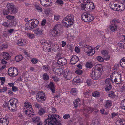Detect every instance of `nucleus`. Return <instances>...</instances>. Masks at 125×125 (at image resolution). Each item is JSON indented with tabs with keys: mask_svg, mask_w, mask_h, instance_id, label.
Here are the masks:
<instances>
[{
	"mask_svg": "<svg viewBox=\"0 0 125 125\" xmlns=\"http://www.w3.org/2000/svg\"><path fill=\"white\" fill-rule=\"evenodd\" d=\"M38 61V60L37 58H33L31 61V62L33 64H36L37 63Z\"/></svg>",
	"mask_w": 125,
	"mask_h": 125,
	"instance_id": "nucleus-48",
	"label": "nucleus"
},
{
	"mask_svg": "<svg viewBox=\"0 0 125 125\" xmlns=\"http://www.w3.org/2000/svg\"><path fill=\"white\" fill-rule=\"evenodd\" d=\"M108 96L111 98H114L115 97L116 95L114 92L111 91L108 94Z\"/></svg>",
	"mask_w": 125,
	"mask_h": 125,
	"instance_id": "nucleus-46",
	"label": "nucleus"
},
{
	"mask_svg": "<svg viewBox=\"0 0 125 125\" xmlns=\"http://www.w3.org/2000/svg\"><path fill=\"white\" fill-rule=\"evenodd\" d=\"M90 92H87L83 94V95L86 97L88 98L89 97V95H90Z\"/></svg>",
	"mask_w": 125,
	"mask_h": 125,
	"instance_id": "nucleus-55",
	"label": "nucleus"
},
{
	"mask_svg": "<svg viewBox=\"0 0 125 125\" xmlns=\"http://www.w3.org/2000/svg\"><path fill=\"white\" fill-rule=\"evenodd\" d=\"M82 4L81 5V9L82 10H87V7L86 4V3H85V2H84L83 3H81Z\"/></svg>",
	"mask_w": 125,
	"mask_h": 125,
	"instance_id": "nucleus-34",
	"label": "nucleus"
},
{
	"mask_svg": "<svg viewBox=\"0 0 125 125\" xmlns=\"http://www.w3.org/2000/svg\"><path fill=\"white\" fill-rule=\"evenodd\" d=\"M40 120V118L38 117H33L32 118V121L34 122H36L39 121Z\"/></svg>",
	"mask_w": 125,
	"mask_h": 125,
	"instance_id": "nucleus-41",
	"label": "nucleus"
},
{
	"mask_svg": "<svg viewBox=\"0 0 125 125\" xmlns=\"http://www.w3.org/2000/svg\"><path fill=\"white\" fill-rule=\"evenodd\" d=\"M1 55L5 59H9L10 58V56L9 55L8 53L3 52L2 53Z\"/></svg>",
	"mask_w": 125,
	"mask_h": 125,
	"instance_id": "nucleus-30",
	"label": "nucleus"
},
{
	"mask_svg": "<svg viewBox=\"0 0 125 125\" xmlns=\"http://www.w3.org/2000/svg\"><path fill=\"white\" fill-rule=\"evenodd\" d=\"M61 48L58 45H55L54 47V51L57 52L59 51L60 50Z\"/></svg>",
	"mask_w": 125,
	"mask_h": 125,
	"instance_id": "nucleus-39",
	"label": "nucleus"
},
{
	"mask_svg": "<svg viewBox=\"0 0 125 125\" xmlns=\"http://www.w3.org/2000/svg\"><path fill=\"white\" fill-rule=\"evenodd\" d=\"M74 106L75 107H77L78 105L80 104V101L79 99H76L74 102Z\"/></svg>",
	"mask_w": 125,
	"mask_h": 125,
	"instance_id": "nucleus-36",
	"label": "nucleus"
},
{
	"mask_svg": "<svg viewBox=\"0 0 125 125\" xmlns=\"http://www.w3.org/2000/svg\"><path fill=\"white\" fill-rule=\"evenodd\" d=\"M93 48L86 45L85 46L84 51L89 56L93 55L95 53V51H93Z\"/></svg>",
	"mask_w": 125,
	"mask_h": 125,
	"instance_id": "nucleus-13",
	"label": "nucleus"
},
{
	"mask_svg": "<svg viewBox=\"0 0 125 125\" xmlns=\"http://www.w3.org/2000/svg\"><path fill=\"white\" fill-rule=\"evenodd\" d=\"M61 119V117L56 114H50L48 115V118L44 121L45 125H57Z\"/></svg>",
	"mask_w": 125,
	"mask_h": 125,
	"instance_id": "nucleus-1",
	"label": "nucleus"
},
{
	"mask_svg": "<svg viewBox=\"0 0 125 125\" xmlns=\"http://www.w3.org/2000/svg\"><path fill=\"white\" fill-rule=\"evenodd\" d=\"M102 68L101 64H98L95 65L94 68H93L91 75L93 79L97 80L100 77L103 70Z\"/></svg>",
	"mask_w": 125,
	"mask_h": 125,
	"instance_id": "nucleus-3",
	"label": "nucleus"
},
{
	"mask_svg": "<svg viewBox=\"0 0 125 125\" xmlns=\"http://www.w3.org/2000/svg\"><path fill=\"white\" fill-rule=\"evenodd\" d=\"M24 109L26 115L29 117H32L34 115L33 109L30 102H26L25 103Z\"/></svg>",
	"mask_w": 125,
	"mask_h": 125,
	"instance_id": "nucleus-5",
	"label": "nucleus"
},
{
	"mask_svg": "<svg viewBox=\"0 0 125 125\" xmlns=\"http://www.w3.org/2000/svg\"><path fill=\"white\" fill-rule=\"evenodd\" d=\"M16 43L18 45L20 46L24 45L26 43V40L22 39H20L18 40Z\"/></svg>",
	"mask_w": 125,
	"mask_h": 125,
	"instance_id": "nucleus-23",
	"label": "nucleus"
},
{
	"mask_svg": "<svg viewBox=\"0 0 125 125\" xmlns=\"http://www.w3.org/2000/svg\"><path fill=\"white\" fill-rule=\"evenodd\" d=\"M112 87L111 84H109V85H106L105 88V90L106 91H108L110 90Z\"/></svg>",
	"mask_w": 125,
	"mask_h": 125,
	"instance_id": "nucleus-45",
	"label": "nucleus"
},
{
	"mask_svg": "<svg viewBox=\"0 0 125 125\" xmlns=\"http://www.w3.org/2000/svg\"><path fill=\"white\" fill-rule=\"evenodd\" d=\"M23 57L21 55H19L15 57V60L17 62H18L22 59Z\"/></svg>",
	"mask_w": 125,
	"mask_h": 125,
	"instance_id": "nucleus-37",
	"label": "nucleus"
},
{
	"mask_svg": "<svg viewBox=\"0 0 125 125\" xmlns=\"http://www.w3.org/2000/svg\"><path fill=\"white\" fill-rule=\"evenodd\" d=\"M48 87L50 88L52 92L53 93H55V86L54 84L52 82H50V83L48 85Z\"/></svg>",
	"mask_w": 125,
	"mask_h": 125,
	"instance_id": "nucleus-28",
	"label": "nucleus"
},
{
	"mask_svg": "<svg viewBox=\"0 0 125 125\" xmlns=\"http://www.w3.org/2000/svg\"><path fill=\"white\" fill-rule=\"evenodd\" d=\"M118 28L117 25L115 23L111 24L109 26V29L113 32L116 31Z\"/></svg>",
	"mask_w": 125,
	"mask_h": 125,
	"instance_id": "nucleus-22",
	"label": "nucleus"
},
{
	"mask_svg": "<svg viewBox=\"0 0 125 125\" xmlns=\"http://www.w3.org/2000/svg\"><path fill=\"white\" fill-rule=\"evenodd\" d=\"M63 76L66 79L70 80L72 78V74L68 70L67 71L64 72Z\"/></svg>",
	"mask_w": 125,
	"mask_h": 125,
	"instance_id": "nucleus-24",
	"label": "nucleus"
},
{
	"mask_svg": "<svg viewBox=\"0 0 125 125\" xmlns=\"http://www.w3.org/2000/svg\"><path fill=\"white\" fill-rule=\"evenodd\" d=\"M60 29L59 25H55L54 27L50 31V35L51 36L54 37H57L59 34Z\"/></svg>",
	"mask_w": 125,
	"mask_h": 125,
	"instance_id": "nucleus-11",
	"label": "nucleus"
},
{
	"mask_svg": "<svg viewBox=\"0 0 125 125\" xmlns=\"http://www.w3.org/2000/svg\"><path fill=\"white\" fill-rule=\"evenodd\" d=\"M0 80L1 81V84L2 85H3L5 81V78L4 77H0Z\"/></svg>",
	"mask_w": 125,
	"mask_h": 125,
	"instance_id": "nucleus-61",
	"label": "nucleus"
},
{
	"mask_svg": "<svg viewBox=\"0 0 125 125\" xmlns=\"http://www.w3.org/2000/svg\"><path fill=\"white\" fill-rule=\"evenodd\" d=\"M79 59L78 57L75 55L72 56L70 61V64H74L76 63L79 61Z\"/></svg>",
	"mask_w": 125,
	"mask_h": 125,
	"instance_id": "nucleus-20",
	"label": "nucleus"
},
{
	"mask_svg": "<svg viewBox=\"0 0 125 125\" xmlns=\"http://www.w3.org/2000/svg\"><path fill=\"white\" fill-rule=\"evenodd\" d=\"M45 110L42 107L38 110V115L41 116L45 114Z\"/></svg>",
	"mask_w": 125,
	"mask_h": 125,
	"instance_id": "nucleus-29",
	"label": "nucleus"
},
{
	"mask_svg": "<svg viewBox=\"0 0 125 125\" xmlns=\"http://www.w3.org/2000/svg\"><path fill=\"white\" fill-rule=\"evenodd\" d=\"M78 91L76 89L73 88L71 89V93L73 95H76L78 94Z\"/></svg>",
	"mask_w": 125,
	"mask_h": 125,
	"instance_id": "nucleus-35",
	"label": "nucleus"
},
{
	"mask_svg": "<svg viewBox=\"0 0 125 125\" xmlns=\"http://www.w3.org/2000/svg\"><path fill=\"white\" fill-rule=\"evenodd\" d=\"M101 53L103 55L104 57V56L108 54V52L106 50H103L101 52Z\"/></svg>",
	"mask_w": 125,
	"mask_h": 125,
	"instance_id": "nucleus-49",
	"label": "nucleus"
},
{
	"mask_svg": "<svg viewBox=\"0 0 125 125\" xmlns=\"http://www.w3.org/2000/svg\"><path fill=\"white\" fill-rule=\"evenodd\" d=\"M104 110L103 109H101L100 110V112L102 114L107 115L108 114L107 112H104Z\"/></svg>",
	"mask_w": 125,
	"mask_h": 125,
	"instance_id": "nucleus-64",
	"label": "nucleus"
},
{
	"mask_svg": "<svg viewBox=\"0 0 125 125\" xmlns=\"http://www.w3.org/2000/svg\"><path fill=\"white\" fill-rule=\"evenodd\" d=\"M93 66L92 63L90 62H87L86 64V67L88 68H92Z\"/></svg>",
	"mask_w": 125,
	"mask_h": 125,
	"instance_id": "nucleus-40",
	"label": "nucleus"
},
{
	"mask_svg": "<svg viewBox=\"0 0 125 125\" xmlns=\"http://www.w3.org/2000/svg\"><path fill=\"white\" fill-rule=\"evenodd\" d=\"M70 115L68 114H65L63 116V118L65 119L69 118L70 117Z\"/></svg>",
	"mask_w": 125,
	"mask_h": 125,
	"instance_id": "nucleus-60",
	"label": "nucleus"
},
{
	"mask_svg": "<svg viewBox=\"0 0 125 125\" xmlns=\"http://www.w3.org/2000/svg\"><path fill=\"white\" fill-rule=\"evenodd\" d=\"M109 7L112 9L114 10L120 11L123 10L125 8L123 4L120 3L119 4H116L114 1H112L110 2Z\"/></svg>",
	"mask_w": 125,
	"mask_h": 125,
	"instance_id": "nucleus-6",
	"label": "nucleus"
},
{
	"mask_svg": "<svg viewBox=\"0 0 125 125\" xmlns=\"http://www.w3.org/2000/svg\"><path fill=\"white\" fill-rule=\"evenodd\" d=\"M43 77L44 79L45 80H48L49 78L48 76L46 73H45L43 74Z\"/></svg>",
	"mask_w": 125,
	"mask_h": 125,
	"instance_id": "nucleus-62",
	"label": "nucleus"
},
{
	"mask_svg": "<svg viewBox=\"0 0 125 125\" xmlns=\"http://www.w3.org/2000/svg\"><path fill=\"white\" fill-rule=\"evenodd\" d=\"M8 47V45L7 44H3L1 46H0V50H1L2 49L7 48Z\"/></svg>",
	"mask_w": 125,
	"mask_h": 125,
	"instance_id": "nucleus-53",
	"label": "nucleus"
},
{
	"mask_svg": "<svg viewBox=\"0 0 125 125\" xmlns=\"http://www.w3.org/2000/svg\"><path fill=\"white\" fill-rule=\"evenodd\" d=\"M121 37L124 39L121 41L119 44V45L121 48H125V33L121 34Z\"/></svg>",
	"mask_w": 125,
	"mask_h": 125,
	"instance_id": "nucleus-19",
	"label": "nucleus"
},
{
	"mask_svg": "<svg viewBox=\"0 0 125 125\" xmlns=\"http://www.w3.org/2000/svg\"><path fill=\"white\" fill-rule=\"evenodd\" d=\"M49 68V67L48 65H44L43 66V69L46 71H48Z\"/></svg>",
	"mask_w": 125,
	"mask_h": 125,
	"instance_id": "nucleus-56",
	"label": "nucleus"
},
{
	"mask_svg": "<svg viewBox=\"0 0 125 125\" xmlns=\"http://www.w3.org/2000/svg\"><path fill=\"white\" fill-rule=\"evenodd\" d=\"M14 30L13 29H10L8 30L7 31V34L9 35H11L14 31Z\"/></svg>",
	"mask_w": 125,
	"mask_h": 125,
	"instance_id": "nucleus-52",
	"label": "nucleus"
},
{
	"mask_svg": "<svg viewBox=\"0 0 125 125\" xmlns=\"http://www.w3.org/2000/svg\"><path fill=\"white\" fill-rule=\"evenodd\" d=\"M111 22L112 23H119L120 22V21L118 19L114 18L111 20Z\"/></svg>",
	"mask_w": 125,
	"mask_h": 125,
	"instance_id": "nucleus-50",
	"label": "nucleus"
},
{
	"mask_svg": "<svg viewBox=\"0 0 125 125\" xmlns=\"http://www.w3.org/2000/svg\"><path fill=\"white\" fill-rule=\"evenodd\" d=\"M40 41L41 44L44 46L43 47V49L46 52L51 51V46L50 43L46 40L43 39L41 40Z\"/></svg>",
	"mask_w": 125,
	"mask_h": 125,
	"instance_id": "nucleus-8",
	"label": "nucleus"
},
{
	"mask_svg": "<svg viewBox=\"0 0 125 125\" xmlns=\"http://www.w3.org/2000/svg\"><path fill=\"white\" fill-rule=\"evenodd\" d=\"M6 18L9 20H14L15 17L14 16H11L10 15H7L6 16Z\"/></svg>",
	"mask_w": 125,
	"mask_h": 125,
	"instance_id": "nucleus-57",
	"label": "nucleus"
},
{
	"mask_svg": "<svg viewBox=\"0 0 125 125\" xmlns=\"http://www.w3.org/2000/svg\"><path fill=\"white\" fill-rule=\"evenodd\" d=\"M100 94L97 91H95L93 92L92 96L95 97H98L99 96Z\"/></svg>",
	"mask_w": 125,
	"mask_h": 125,
	"instance_id": "nucleus-38",
	"label": "nucleus"
},
{
	"mask_svg": "<svg viewBox=\"0 0 125 125\" xmlns=\"http://www.w3.org/2000/svg\"><path fill=\"white\" fill-rule=\"evenodd\" d=\"M18 100L15 98H12L10 99L9 100L8 104H10V106L9 107V109L10 110H15L17 108L16 104Z\"/></svg>",
	"mask_w": 125,
	"mask_h": 125,
	"instance_id": "nucleus-10",
	"label": "nucleus"
},
{
	"mask_svg": "<svg viewBox=\"0 0 125 125\" xmlns=\"http://www.w3.org/2000/svg\"><path fill=\"white\" fill-rule=\"evenodd\" d=\"M56 3L57 4L61 5H62L63 2L62 0H57Z\"/></svg>",
	"mask_w": 125,
	"mask_h": 125,
	"instance_id": "nucleus-58",
	"label": "nucleus"
},
{
	"mask_svg": "<svg viewBox=\"0 0 125 125\" xmlns=\"http://www.w3.org/2000/svg\"><path fill=\"white\" fill-rule=\"evenodd\" d=\"M97 60L100 62H103L104 61V59L100 56H98L97 57Z\"/></svg>",
	"mask_w": 125,
	"mask_h": 125,
	"instance_id": "nucleus-54",
	"label": "nucleus"
},
{
	"mask_svg": "<svg viewBox=\"0 0 125 125\" xmlns=\"http://www.w3.org/2000/svg\"><path fill=\"white\" fill-rule=\"evenodd\" d=\"M39 23L38 21L35 19H31L26 24V28L28 29L31 30L36 27Z\"/></svg>",
	"mask_w": 125,
	"mask_h": 125,
	"instance_id": "nucleus-7",
	"label": "nucleus"
},
{
	"mask_svg": "<svg viewBox=\"0 0 125 125\" xmlns=\"http://www.w3.org/2000/svg\"><path fill=\"white\" fill-rule=\"evenodd\" d=\"M73 81L75 83H77L82 82V81L81 77L77 76L74 78L73 80Z\"/></svg>",
	"mask_w": 125,
	"mask_h": 125,
	"instance_id": "nucleus-32",
	"label": "nucleus"
},
{
	"mask_svg": "<svg viewBox=\"0 0 125 125\" xmlns=\"http://www.w3.org/2000/svg\"><path fill=\"white\" fill-rule=\"evenodd\" d=\"M33 32L36 36H40L43 34L44 30L42 28H37L34 30Z\"/></svg>",
	"mask_w": 125,
	"mask_h": 125,
	"instance_id": "nucleus-18",
	"label": "nucleus"
},
{
	"mask_svg": "<svg viewBox=\"0 0 125 125\" xmlns=\"http://www.w3.org/2000/svg\"><path fill=\"white\" fill-rule=\"evenodd\" d=\"M104 59L106 61H108L109 60L110 58V56L109 54H107L104 56Z\"/></svg>",
	"mask_w": 125,
	"mask_h": 125,
	"instance_id": "nucleus-59",
	"label": "nucleus"
},
{
	"mask_svg": "<svg viewBox=\"0 0 125 125\" xmlns=\"http://www.w3.org/2000/svg\"><path fill=\"white\" fill-rule=\"evenodd\" d=\"M35 8L37 9L38 12H42V9L38 5H35Z\"/></svg>",
	"mask_w": 125,
	"mask_h": 125,
	"instance_id": "nucleus-44",
	"label": "nucleus"
},
{
	"mask_svg": "<svg viewBox=\"0 0 125 125\" xmlns=\"http://www.w3.org/2000/svg\"><path fill=\"white\" fill-rule=\"evenodd\" d=\"M36 99L38 101L41 103L43 102L46 100V95L42 91L39 92L37 94Z\"/></svg>",
	"mask_w": 125,
	"mask_h": 125,
	"instance_id": "nucleus-9",
	"label": "nucleus"
},
{
	"mask_svg": "<svg viewBox=\"0 0 125 125\" xmlns=\"http://www.w3.org/2000/svg\"><path fill=\"white\" fill-rule=\"evenodd\" d=\"M40 4L43 6L47 7L52 4V0H38Z\"/></svg>",
	"mask_w": 125,
	"mask_h": 125,
	"instance_id": "nucleus-17",
	"label": "nucleus"
},
{
	"mask_svg": "<svg viewBox=\"0 0 125 125\" xmlns=\"http://www.w3.org/2000/svg\"><path fill=\"white\" fill-rule=\"evenodd\" d=\"M7 8L12 13L15 14L17 11V9L14 7V4L12 3H9L7 5Z\"/></svg>",
	"mask_w": 125,
	"mask_h": 125,
	"instance_id": "nucleus-15",
	"label": "nucleus"
},
{
	"mask_svg": "<svg viewBox=\"0 0 125 125\" xmlns=\"http://www.w3.org/2000/svg\"><path fill=\"white\" fill-rule=\"evenodd\" d=\"M81 18L83 21L86 22L91 21L94 19V17L86 13L82 14L81 16Z\"/></svg>",
	"mask_w": 125,
	"mask_h": 125,
	"instance_id": "nucleus-12",
	"label": "nucleus"
},
{
	"mask_svg": "<svg viewBox=\"0 0 125 125\" xmlns=\"http://www.w3.org/2000/svg\"><path fill=\"white\" fill-rule=\"evenodd\" d=\"M121 75L120 73H119L116 72H113L110 75L111 79L109 78L106 79L105 81V84L106 85L111 84L110 83L111 81L113 83L119 84L120 83L121 80Z\"/></svg>",
	"mask_w": 125,
	"mask_h": 125,
	"instance_id": "nucleus-2",
	"label": "nucleus"
},
{
	"mask_svg": "<svg viewBox=\"0 0 125 125\" xmlns=\"http://www.w3.org/2000/svg\"><path fill=\"white\" fill-rule=\"evenodd\" d=\"M8 122L6 118H2L0 119V125H7Z\"/></svg>",
	"mask_w": 125,
	"mask_h": 125,
	"instance_id": "nucleus-25",
	"label": "nucleus"
},
{
	"mask_svg": "<svg viewBox=\"0 0 125 125\" xmlns=\"http://www.w3.org/2000/svg\"><path fill=\"white\" fill-rule=\"evenodd\" d=\"M120 64L121 67L123 68H125V57L123 58L120 61Z\"/></svg>",
	"mask_w": 125,
	"mask_h": 125,
	"instance_id": "nucleus-33",
	"label": "nucleus"
},
{
	"mask_svg": "<svg viewBox=\"0 0 125 125\" xmlns=\"http://www.w3.org/2000/svg\"><path fill=\"white\" fill-rule=\"evenodd\" d=\"M50 11V10L49 9H45L44 10V13L45 14L47 15H49Z\"/></svg>",
	"mask_w": 125,
	"mask_h": 125,
	"instance_id": "nucleus-51",
	"label": "nucleus"
},
{
	"mask_svg": "<svg viewBox=\"0 0 125 125\" xmlns=\"http://www.w3.org/2000/svg\"><path fill=\"white\" fill-rule=\"evenodd\" d=\"M27 35L30 39H34L35 38V35L33 34L27 33Z\"/></svg>",
	"mask_w": 125,
	"mask_h": 125,
	"instance_id": "nucleus-43",
	"label": "nucleus"
},
{
	"mask_svg": "<svg viewBox=\"0 0 125 125\" xmlns=\"http://www.w3.org/2000/svg\"><path fill=\"white\" fill-rule=\"evenodd\" d=\"M74 22V16L73 15H69L66 17L62 21L63 25L67 28L70 27Z\"/></svg>",
	"mask_w": 125,
	"mask_h": 125,
	"instance_id": "nucleus-4",
	"label": "nucleus"
},
{
	"mask_svg": "<svg viewBox=\"0 0 125 125\" xmlns=\"http://www.w3.org/2000/svg\"><path fill=\"white\" fill-rule=\"evenodd\" d=\"M112 102L110 100H106L104 104V106L106 108H110L112 106Z\"/></svg>",
	"mask_w": 125,
	"mask_h": 125,
	"instance_id": "nucleus-27",
	"label": "nucleus"
},
{
	"mask_svg": "<svg viewBox=\"0 0 125 125\" xmlns=\"http://www.w3.org/2000/svg\"><path fill=\"white\" fill-rule=\"evenodd\" d=\"M86 5L88 6L87 9H90L91 10H93L95 9V7L94 3L91 2H86Z\"/></svg>",
	"mask_w": 125,
	"mask_h": 125,
	"instance_id": "nucleus-26",
	"label": "nucleus"
},
{
	"mask_svg": "<svg viewBox=\"0 0 125 125\" xmlns=\"http://www.w3.org/2000/svg\"><path fill=\"white\" fill-rule=\"evenodd\" d=\"M36 108H37L38 109H40L42 107V106L40 104H38L37 103H35L34 104Z\"/></svg>",
	"mask_w": 125,
	"mask_h": 125,
	"instance_id": "nucleus-63",
	"label": "nucleus"
},
{
	"mask_svg": "<svg viewBox=\"0 0 125 125\" xmlns=\"http://www.w3.org/2000/svg\"><path fill=\"white\" fill-rule=\"evenodd\" d=\"M121 107L123 109H125V99L123 100L121 103Z\"/></svg>",
	"mask_w": 125,
	"mask_h": 125,
	"instance_id": "nucleus-42",
	"label": "nucleus"
},
{
	"mask_svg": "<svg viewBox=\"0 0 125 125\" xmlns=\"http://www.w3.org/2000/svg\"><path fill=\"white\" fill-rule=\"evenodd\" d=\"M67 63V60L65 58L60 57L58 58L57 61V63L61 66H63L66 64Z\"/></svg>",
	"mask_w": 125,
	"mask_h": 125,
	"instance_id": "nucleus-16",
	"label": "nucleus"
},
{
	"mask_svg": "<svg viewBox=\"0 0 125 125\" xmlns=\"http://www.w3.org/2000/svg\"><path fill=\"white\" fill-rule=\"evenodd\" d=\"M10 11L8 10L7 8L4 9L3 10V13L4 15H6L9 13Z\"/></svg>",
	"mask_w": 125,
	"mask_h": 125,
	"instance_id": "nucleus-47",
	"label": "nucleus"
},
{
	"mask_svg": "<svg viewBox=\"0 0 125 125\" xmlns=\"http://www.w3.org/2000/svg\"><path fill=\"white\" fill-rule=\"evenodd\" d=\"M8 73L11 77H15L17 75L18 71L17 69L14 67H10L8 69Z\"/></svg>",
	"mask_w": 125,
	"mask_h": 125,
	"instance_id": "nucleus-14",
	"label": "nucleus"
},
{
	"mask_svg": "<svg viewBox=\"0 0 125 125\" xmlns=\"http://www.w3.org/2000/svg\"><path fill=\"white\" fill-rule=\"evenodd\" d=\"M115 125H125V122L122 119H120L116 122Z\"/></svg>",
	"mask_w": 125,
	"mask_h": 125,
	"instance_id": "nucleus-31",
	"label": "nucleus"
},
{
	"mask_svg": "<svg viewBox=\"0 0 125 125\" xmlns=\"http://www.w3.org/2000/svg\"><path fill=\"white\" fill-rule=\"evenodd\" d=\"M64 72L65 71L63 69L60 68L56 69L55 71V74L59 76L64 74Z\"/></svg>",
	"mask_w": 125,
	"mask_h": 125,
	"instance_id": "nucleus-21",
	"label": "nucleus"
}]
</instances>
